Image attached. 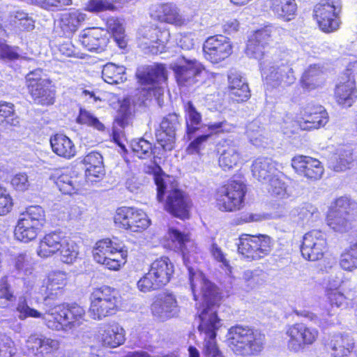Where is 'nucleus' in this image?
Segmentation results:
<instances>
[{"label": "nucleus", "mask_w": 357, "mask_h": 357, "mask_svg": "<svg viewBox=\"0 0 357 357\" xmlns=\"http://www.w3.org/2000/svg\"><path fill=\"white\" fill-rule=\"evenodd\" d=\"M52 151L59 156L70 159L76 154V148L73 142L61 134H56L50 139Z\"/></svg>", "instance_id": "33"}, {"label": "nucleus", "mask_w": 357, "mask_h": 357, "mask_svg": "<svg viewBox=\"0 0 357 357\" xmlns=\"http://www.w3.org/2000/svg\"><path fill=\"white\" fill-rule=\"evenodd\" d=\"M94 260L109 270L116 271L124 264L128 257V248L117 238L98 241L93 250Z\"/></svg>", "instance_id": "5"}, {"label": "nucleus", "mask_w": 357, "mask_h": 357, "mask_svg": "<svg viewBox=\"0 0 357 357\" xmlns=\"http://www.w3.org/2000/svg\"><path fill=\"white\" fill-rule=\"evenodd\" d=\"M50 79H43L36 84L27 86L35 103L41 105H50L54 102V93L50 89Z\"/></svg>", "instance_id": "29"}, {"label": "nucleus", "mask_w": 357, "mask_h": 357, "mask_svg": "<svg viewBox=\"0 0 357 357\" xmlns=\"http://www.w3.org/2000/svg\"><path fill=\"white\" fill-rule=\"evenodd\" d=\"M102 77L105 82L110 84L122 83L127 79L126 68L123 66L107 63L102 68Z\"/></svg>", "instance_id": "37"}, {"label": "nucleus", "mask_w": 357, "mask_h": 357, "mask_svg": "<svg viewBox=\"0 0 357 357\" xmlns=\"http://www.w3.org/2000/svg\"><path fill=\"white\" fill-rule=\"evenodd\" d=\"M282 53H287L288 56H280L283 59H279L277 61L266 59L262 63L264 66L261 70L262 76L265 83L271 87H284L292 84L296 80L291 68L296 56L289 50L282 51Z\"/></svg>", "instance_id": "4"}, {"label": "nucleus", "mask_w": 357, "mask_h": 357, "mask_svg": "<svg viewBox=\"0 0 357 357\" xmlns=\"http://www.w3.org/2000/svg\"><path fill=\"white\" fill-rule=\"evenodd\" d=\"M59 348L58 341L50 338L41 339V347L38 349V354L42 356L50 354L56 351Z\"/></svg>", "instance_id": "58"}, {"label": "nucleus", "mask_w": 357, "mask_h": 357, "mask_svg": "<svg viewBox=\"0 0 357 357\" xmlns=\"http://www.w3.org/2000/svg\"><path fill=\"white\" fill-rule=\"evenodd\" d=\"M209 251L213 258L218 262L221 263L222 266L228 267L229 261L226 259L225 255L221 248L216 243H213L209 248Z\"/></svg>", "instance_id": "63"}, {"label": "nucleus", "mask_w": 357, "mask_h": 357, "mask_svg": "<svg viewBox=\"0 0 357 357\" xmlns=\"http://www.w3.org/2000/svg\"><path fill=\"white\" fill-rule=\"evenodd\" d=\"M280 31L278 27L266 25L255 31L248 41L245 54L248 57L259 61L261 70L264 67L262 63L266 59L277 61L281 59L280 56H288L287 53H282V51L268 48L269 42L275 38Z\"/></svg>", "instance_id": "3"}, {"label": "nucleus", "mask_w": 357, "mask_h": 357, "mask_svg": "<svg viewBox=\"0 0 357 357\" xmlns=\"http://www.w3.org/2000/svg\"><path fill=\"white\" fill-rule=\"evenodd\" d=\"M17 47H12L5 44L0 45V59L4 61H13L20 56Z\"/></svg>", "instance_id": "60"}, {"label": "nucleus", "mask_w": 357, "mask_h": 357, "mask_svg": "<svg viewBox=\"0 0 357 357\" xmlns=\"http://www.w3.org/2000/svg\"><path fill=\"white\" fill-rule=\"evenodd\" d=\"M77 121L79 123L92 126L98 130L102 131L105 129L104 125L93 114L86 109H80Z\"/></svg>", "instance_id": "53"}, {"label": "nucleus", "mask_w": 357, "mask_h": 357, "mask_svg": "<svg viewBox=\"0 0 357 357\" xmlns=\"http://www.w3.org/2000/svg\"><path fill=\"white\" fill-rule=\"evenodd\" d=\"M271 7L278 17L286 21L294 17L297 8L295 0H271Z\"/></svg>", "instance_id": "39"}, {"label": "nucleus", "mask_w": 357, "mask_h": 357, "mask_svg": "<svg viewBox=\"0 0 357 357\" xmlns=\"http://www.w3.org/2000/svg\"><path fill=\"white\" fill-rule=\"evenodd\" d=\"M13 207V200L6 190L0 186V215L8 213Z\"/></svg>", "instance_id": "57"}, {"label": "nucleus", "mask_w": 357, "mask_h": 357, "mask_svg": "<svg viewBox=\"0 0 357 357\" xmlns=\"http://www.w3.org/2000/svg\"><path fill=\"white\" fill-rule=\"evenodd\" d=\"M83 162L86 165V177L89 181L93 182L94 178H100L104 174L102 156L100 153H89L84 158Z\"/></svg>", "instance_id": "31"}, {"label": "nucleus", "mask_w": 357, "mask_h": 357, "mask_svg": "<svg viewBox=\"0 0 357 357\" xmlns=\"http://www.w3.org/2000/svg\"><path fill=\"white\" fill-rule=\"evenodd\" d=\"M155 183L158 202H162L165 194L167 193L165 209L176 217L182 219L188 218L190 202L188 196L178 189L168 186L167 181L161 177L156 176Z\"/></svg>", "instance_id": "7"}, {"label": "nucleus", "mask_w": 357, "mask_h": 357, "mask_svg": "<svg viewBox=\"0 0 357 357\" xmlns=\"http://www.w3.org/2000/svg\"><path fill=\"white\" fill-rule=\"evenodd\" d=\"M291 166L298 174L312 180L319 179L324 173L321 162L310 156L294 157L291 160Z\"/></svg>", "instance_id": "22"}, {"label": "nucleus", "mask_w": 357, "mask_h": 357, "mask_svg": "<svg viewBox=\"0 0 357 357\" xmlns=\"http://www.w3.org/2000/svg\"><path fill=\"white\" fill-rule=\"evenodd\" d=\"M151 11V15L160 22L176 26H181L184 24V19L180 14L178 8L172 3L155 6L152 8Z\"/></svg>", "instance_id": "24"}, {"label": "nucleus", "mask_w": 357, "mask_h": 357, "mask_svg": "<svg viewBox=\"0 0 357 357\" xmlns=\"http://www.w3.org/2000/svg\"><path fill=\"white\" fill-rule=\"evenodd\" d=\"M334 97L337 103L343 107H349L357 99V88L352 70L347 68L337 84Z\"/></svg>", "instance_id": "17"}, {"label": "nucleus", "mask_w": 357, "mask_h": 357, "mask_svg": "<svg viewBox=\"0 0 357 357\" xmlns=\"http://www.w3.org/2000/svg\"><path fill=\"white\" fill-rule=\"evenodd\" d=\"M341 9L340 0H321L314 6V17L323 31L331 33L338 29Z\"/></svg>", "instance_id": "12"}, {"label": "nucleus", "mask_w": 357, "mask_h": 357, "mask_svg": "<svg viewBox=\"0 0 357 357\" xmlns=\"http://www.w3.org/2000/svg\"><path fill=\"white\" fill-rule=\"evenodd\" d=\"M354 158L350 150L341 151L338 156L330 162L331 167L335 172H342L351 168L353 165Z\"/></svg>", "instance_id": "45"}, {"label": "nucleus", "mask_w": 357, "mask_h": 357, "mask_svg": "<svg viewBox=\"0 0 357 357\" xmlns=\"http://www.w3.org/2000/svg\"><path fill=\"white\" fill-rule=\"evenodd\" d=\"M174 273V265L168 257H162L153 261L149 270L137 282V289L149 292L167 284Z\"/></svg>", "instance_id": "6"}, {"label": "nucleus", "mask_w": 357, "mask_h": 357, "mask_svg": "<svg viewBox=\"0 0 357 357\" xmlns=\"http://www.w3.org/2000/svg\"><path fill=\"white\" fill-rule=\"evenodd\" d=\"M90 300L89 315L93 319L100 320L114 314L117 310V293L109 287L104 286L94 289Z\"/></svg>", "instance_id": "9"}, {"label": "nucleus", "mask_w": 357, "mask_h": 357, "mask_svg": "<svg viewBox=\"0 0 357 357\" xmlns=\"http://www.w3.org/2000/svg\"><path fill=\"white\" fill-rule=\"evenodd\" d=\"M170 33L167 30H162L158 27H146L142 30L141 46L148 49L153 54H157L164 51L168 42Z\"/></svg>", "instance_id": "21"}, {"label": "nucleus", "mask_w": 357, "mask_h": 357, "mask_svg": "<svg viewBox=\"0 0 357 357\" xmlns=\"http://www.w3.org/2000/svg\"><path fill=\"white\" fill-rule=\"evenodd\" d=\"M215 337L216 336H206L204 339L203 352L206 357L220 351Z\"/></svg>", "instance_id": "64"}, {"label": "nucleus", "mask_w": 357, "mask_h": 357, "mask_svg": "<svg viewBox=\"0 0 357 357\" xmlns=\"http://www.w3.org/2000/svg\"><path fill=\"white\" fill-rule=\"evenodd\" d=\"M43 79H48L46 77L43 69L40 68L31 70L26 75L27 86L41 82Z\"/></svg>", "instance_id": "62"}, {"label": "nucleus", "mask_w": 357, "mask_h": 357, "mask_svg": "<svg viewBox=\"0 0 357 357\" xmlns=\"http://www.w3.org/2000/svg\"><path fill=\"white\" fill-rule=\"evenodd\" d=\"M188 274L195 300H197L199 295L203 300L199 314V331L205 335H217L222 326L217 316V304L220 298L218 289L199 270L189 267Z\"/></svg>", "instance_id": "2"}, {"label": "nucleus", "mask_w": 357, "mask_h": 357, "mask_svg": "<svg viewBox=\"0 0 357 357\" xmlns=\"http://www.w3.org/2000/svg\"><path fill=\"white\" fill-rule=\"evenodd\" d=\"M11 185L16 190L24 192L29 189L30 181L25 173H19L12 178Z\"/></svg>", "instance_id": "56"}, {"label": "nucleus", "mask_w": 357, "mask_h": 357, "mask_svg": "<svg viewBox=\"0 0 357 357\" xmlns=\"http://www.w3.org/2000/svg\"><path fill=\"white\" fill-rule=\"evenodd\" d=\"M304 115L305 122L310 123L312 128L324 126L328 121V113L321 105L307 107Z\"/></svg>", "instance_id": "36"}, {"label": "nucleus", "mask_w": 357, "mask_h": 357, "mask_svg": "<svg viewBox=\"0 0 357 357\" xmlns=\"http://www.w3.org/2000/svg\"><path fill=\"white\" fill-rule=\"evenodd\" d=\"M67 284V275L64 272L55 271L49 274L40 286L38 293L43 297V303L47 307H54L52 303L63 293Z\"/></svg>", "instance_id": "14"}, {"label": "nucleus", "mask_w": 357, "mask_h": 357, "mask_svg": "<svg viewBox=\"0 0 357 357\" xmlns=\"http://www.w3.org/2000/svg\"><path fill=\"white\" fill-rule=\"evenodd\" d=\"M171 68L181 88H196L204 82L206 73L203 66L196 59H188L182 56L171 64Z\"/></svg>", "instance_id": "8"}, {"label": "nucleus", "mask_w": 357, "mask_h": 357, "mask_svg": "<svg viewBox=\"0 0 357 357\" xmlns=\"http://www.w3.org/2000/svg\"><path fill=\"white\" fill-rule=\"evenodd\" d=\"M279 174L280 172L267 181L266 189L271 196L284 198L287 195V185Z\"/></svg>", "instance_id": "46"}, {"label": "nucleus", "mask_w": 357, "mask_h": 357, "mask_svg": "<svg viewBox=\"0 0 357 357\" xmlns=\"http://www.w3.org/2000/svg\"><path fill=\"white\" fill-rule=\"evenodd\" d=\"M79 42L89 51L101 52L107 46L108 38L102 29L93 27L80 33Z\"/></svg>", "instance_id": "23"}, {"label": "nucleus", "mask_w": 357, "mask_h": 357, "mask_svg": "<svg viewBox=\"0 0 357 357\" xmlns=\"http://www.w3.org/2000/svg\"><path fill=\"white\" fill-rule=\"evenodd\" d=\"M86 14L79 10L63 13L61 20V27L66 32H75L86 20Z\"/></svg>", "instance_id": "41"}, {"label": "nucleus", "mask_w": 357, "mask_h": 357, "mask_svg": "<svg viewBox=\"0 0 357 357\" xmlns=\"http://www.w3.org/2000/svg\"><path fill=\"white\" fill-rule=\"evenodd\" d=\"M63 237L57 232L45 234L40 241L37 254L42 258H47L57 253L62 245Z\"/></svg>", "instance_id": "28"}, {"label": "nucleus", "mask_w": 357, "mask_h": 357, "mask_svg": "<svg viewBox=\"0 0 357 357\" xmlns=\"http://www.w3.org/2000/svg\"><path fill=\"white\" fill-rule=\"evenodd\" d=\"M20 218L41 229L45 223V215L40 206H30L20 214Z\"/></svg>", "instance_id": "43"}, {"label": "nucleus", "mask_w": 357, "mask_h": 357, "mask_svg": "<svg viewBox=\"0 0 357 357\" xmlns=\"http://www.w3.org/2000/svg\"><path fill=\"white\" fill-rule=\"evenodd\" d=\"M203 52L206 60L218 63L227 59L232 52L229 39L222 35L208 37L203 44Z\"/></svg>", "instance_id": "15"}, {"label": "nucleus", "mask_w": 357, "mask_h": 357, "mask_svg": "<svg viewBox=\"0 0 357 357\" xmlns=\"http://www.w3.org/2000/svg\"><path fill=\"white\" fill-rule=\"evenodd\" d=\"M186 137L190 140L193 134L199 129L202 122V114L197 111L191 101H188L184 105Z\"/></svg>", "instance_id": "35"}, {"label": "nucleus", "mask_w": 357, "mask_h": 357, "mask_svg": "<svg viewBox=\"0 0 357 357\" xmlns=\"http://www.w3.org/2000/svg\"><path fill=\"white\" fill-rule=\"evenodd\" d=\"M133 213V208L121 207L116 210L114 218L115 225L125 229L130 227V220Z\"/></svg>", "instance_id": "51"}, {"label": "nucleus", "mask_w": 357, "mask_h": 357, "mask_svg": "<svg viewBox=\"0 0 357 357\" xmlns=\"http://www.w3.org/2000/svg\"><path fill=\"white\" fill-rule=\"evenodd\" d=\"M324 348L333 357H356V345L350 336H326Z\"/></svg>", "instance_id": "20"}, {"label": "nucleus", "mask_w": 357, "mask_h": 357, "mask_svg": "<svg viewBox=\"0 0 357 357\" xmlns=\"http://www.w3.org/2000/svg\"><path fill=\"white\" fill-rule=\"evenodd\" d=\"M169 237L175 243V248L181 251L184 255L187 251L186 244L190 242L189 234L181 232L176 229L170 228L169 229Z\"/></svg>", "instance_id": "50"}, {"label": "nucleus", "mask_w": 357, "mask_h": 357, "mask_svg": "<svg viewBox=\"0 0 357 357\" xmlns=\"http://www.w3.org/2000/svg\"><path fill=\"white\" fill-rule=\"evenodd\" d=\"M40 230V228L34 225L19 218L15 226L14 234L16 239L27 243L35 239Z\"/></svg>", "instance_id": "40"}, {"label": "nucleus", "mask_w": 357, "mask_h": 357, "mask_svg": "<svg viewBox=\"0 0 357 357\" xmlns=\"http://www.w3.org/2000/svg\"><path fill=\"white\" fill-rule=\"evenodd\" d=\"M15 106L12 102L0 100V121H6L12 126H18V118L14 117Z\"/></svg>", "instance_id": "49"}, {"label": "nucleus", "mask_w": 357, "mask_h": 357, "mask_svg": "<svg viewBox=\"0 0 357 357\" xmlns=\"http://www.w3.org/2000/svg\"><path fill=\"white\" fill-rule=\"evenodd\" d=\"M69 172L68 168L56 169L51 176L59 190L63 194H72L75 189V183L69 176Z\"/></svg>", "instance_id": "38"}, {"label": "nucleus", "mask_w": 357, "mask_h": 357, "mask_svg": "<svg viewBox=\"0 0 357 357\" xmlns=\"http://www.w3.org/2000/svg\"><path fill=\"white\" fill-rule=\"evenodd\" d=\"M252 176L259 181L266 183L279 172L277 169L275 162L271 158L259 157L252 162Z\"/></svg>", "instance_id": "27"}, {"label": "nucleus", "mask_w": 357, "mask_h": 357, "mask_svg": "<svg viewBox=\"0 0 357 357\" xmlns=\"http://www.w3.org/2000/svg\"><path fill=\"white\" fill-rule=\"evenodd\" d=\"M357 203L347 197L337 198L332 205L328 213L344 215H355Z\"/></svg>", "instance_id": "42"}, {"label": "nucleus", "mask_w": 357, "mask_h": 357, "mask_svg": "<svg viewBox=\"0 0 357 357\" xmlns=\"http://www.w3.org/2000/svg\"><path fill=\"white\" fill-rule=\"evenodd\" d=\"M315 341V336H290L287 347L289 350L299 351Z\"/></svg>", "instance_id": "52"}, {"label": "nucleus", "mask_w": 357, "mask_h": 357, "mask_svg": "<svg viewBox=\"0 0 357 357\" xmlns=\"http://www.w3.org/2000/svg\"><path fill=\"white\" fill-rule=\"evenodd\" d=\"M325 81L323 68L318 64H313L305 70L301 79V84L303 89L310 91L322 87Z\"/></svg>", "instance_id": "25"}, {"label": "nucleus", "mask_w": 357, "mask_h": 357, "mask_svg": "<svg viewBox=\"0 0 357 357\" xmlns=\"http://www.w3.org/2000/svg\"><path fill=\"white\" fill-rule=\"evenodd\" d=\"M15 268L24 275L31 273L30 257L26 254L19 255L15 259Z\"/></svg>", "instance_id": "61"}, {"label": "nucleus", "mask_w": 357, "mask_h": 357, "mask_svg": "<svg viewBox=\"0 0 357 357\" xmlns=\"http://www.w3.org/2000/svg\"><path fill=\"white\" fill-rule=\"evenodd\" d=\"M206 126H207L208 131L207 135H210V137L212 135L221 132H229L234 128V126L225 120L220 122L208 123Z\"/></svg>", "instance_id": "55"}, {"label": "nucleus", "mask_w": 357, "mask_h": 357, "mask_svg": "<svg viewBox=\"0 0 357 357\" xmlns=\"http://www.w3.org/2000/svg\"><path fill=\"white\" fill-rule=\"evenodd\" d=\"M137 77L142 85L147 86L143 90L147 92V98L152 96L159 99L164 93V89L159 84L167 79V72L162 64H154L143 68L137 72Z\"/></svg>", "instance_id": "13"}, {"label": "nucleus", "mask_w": 357, "mask_h": 357, "mask_svg": "<svg viewBox=\"0 0 357 357\" xmlns=\"http://www.w3.org/2000/svg\"><path fill=\"white\" fill-rule=\"evenodd\" d=\"M246 186L239 181L232 180L220 187L215 193V203L222 211L233 212L239 210L243 203Z\"/></svg>", "instance_id": "10"}, {"label": "nucleus", "mask_w": 357, "mask_h": 357, "mask_svg": "<svg viewBox=\"0 0 357 357\" xmlns=\"http://www.w3.org/2000/svg\"><path fill=\"white\" fill-rule=\"evenodd\" d=\"M238 252L248 261L260 259L271 251V238L264 234H243L238 238Z\"/></svg>", "instance_id": "11"}, {"label": "nucleus", "mask_w": 357, "mask_h": 357, "mask_svg": "<svg viewBox=\"0 0 357 357\" xmlns=\"http://www.w3.org/2000/svg\"><path fill=\"white\" fill-rule=\"evenodd\" d=\"M154 317L160 321H165L178 316L180 308L175 295L170 292L160 294L151 307Z\"/></svg>", "instance_id": "19"}, {"label": "nucleus", "mask_w": 357, "mask_h": 357, "mask_svg": "<svg viewBox=\"0 0 357 357\" xmlns=\"http://www.w3.org/2000/svg\"><path fill=\"white\" fill-rule=\"evenodd\" d=\"M241 157L237 146L231 140H226L222 144V150L218 162L224 171H229L241 164Z\"/></svg>", "instance_id": "26"}, {"label": "nucleus", "mask_w": 357, "mask_h": 357, "mask_svg": "<svg viewBox=\"0 0 357 357\" xmlns=\"http://www.w3.org/2000/svg\"><path fill=\"white\" fill-rule=\"evenodd\" d=\"M150 224V220L146 214L142 210L133 208V213L130 220V227L128 228L133 232H137L146 229Z\"/></svg>", "instance_id": "48"}, {"label": "nucleus", "mask_w": 357, "mask_h": 357, "mask_svg": "<svg viewBox=\"0 0 357 357\" xmlns=\"http://www.w3.org/2000/svg\"><path fill=\"white\" fill-rule=\"evenodd\" d=\"M14 299V295L9 289V284L6 278L0 280V307H6Z\"/></svg>", "instance_id": "54"}, {"label": "nucleus", "mask_w": 357, "mask_h": 357, "mask_svg": "<svg viewBox=\"0 0 357 357\" xmlns=\"http://www.w3.org/2000/svg\"><path fill=\"white\" fill-rule=\"evenodd\" d=\"M326 234L321 230L313 229L303 236L301 251L303 257L309 261L321 259L326 248Z\"/></svg>", "instance_id": "16"}, {"label": "nucleus", "mask_w": 357, "mask_h": 357, "mask_svg": "<svg viewBox=\"0 0 357 357\" xmlns=\"http://www.w3.org/2000/svg\"><path fill=\"white\" fill-rule=\"evenodd\" d=\"M59 252L61 260L66 264H73L77 259L79 255L77 245L74 241L64 237Z\"/></svg>", "instance_id": "44"}, {"label": "nucleus", "mask_w": 357, "mask_h": 357, "mask_svg": "<svg viewBox=\"0 0 357 357\" xmlns=\"http://www.w3.org/2000/svg\"><path fill=\"white\" fill-rule=\"evenodd\" d=\"M130 146L139 158H149L152 155L151 144L143 138L132 139Z\"/></svg>", "instance_id": "47"}, {"label": "nucleus", "mask_w": 357, "mask_h": 357, "mask_svg": "<svg viewBox=\"0 0 357 357\" xmlns=\"http://www.w3.org/2000/svg\"><path fill=\"white\" fill-rule=\"evenodd\" d=\"M292 221L297 225H310L316 222L320 217L317 208L311 204L293 208L289 214Z\"/></svg>", "instance_id": "30"}, {"label": "nucleus", "mask_w": 357, "mask_h": 357, "mask_svg": "<svg viewBox=\"0 0 357 357\" xmlns=\"http://www.w3.org/2000/svg\"><path fill=\"white\" fill-rule=\"evenodd\" d=\"M339 265L343 270L351 272L357 268V261L344 250L340 255Z\"/></svg>", "instance_id": "59"}, {"label": "nucleus", "mask_w": 357, "mask_h": 357, "mask_svg": "<svg viewBox=\"0 0 357 357\" xmlns=\"http://www.w3.org/2000/svg\"><path fill=\"white\" fill-rule=\"evenodd\" d=\"M248 336H231L229 339L231 349L237 355L246 356L260 349V345L256 342L255 337L249 340Z\"/></svg>", "instance_id": "32"}, {"label": "nucleus", "mask_w": 357, "mask_h": 357, "mask_svg": "<svg viewBox=\"0 0 357 357\" xmlns=\"http://www.w3.org/2000/svg\"><path fill=\"white\" fill-rule=\"evenodd\" d=\"M327 223L330 228L337 232L345 233L352 229L357 231V225L355 224V215L328 213Z\"/></svg>", "instance_id": "34"}, {"label": "nucleus", "mask_w": 357, "mask_h": 357, "mask_svg": "<svg viewBox=\"0 0 357 357\" xmlns=\"http://www.w3.org/2000/svg\"><path fill=\"white\" fill-rule=\"evenodd\" d=\"M46 313L35 309L32 306L31 296L26 292L18 297L16 304V312L21 320L27 318L43 319L46 321L48 328L56 331L69 326L77 333H89V322L84 319L85 310L77 305H72L68 307L64 305L49 307Z\"/></svg>", "instance_id": "1"}, {"label": "nucleus", "mask_w": 357, "mask_h": 357, "mask_svg": "<svg viewBox=\"0 0 357 357\" xmlns=\"http://www.w3.org/2000/svg\"><path fill=\"white\" fill-rule=\"evenodd\" d=\"M181 127L179 116L176 113L165 116L156 130L155 137L158 143L165 151H171L174 148L176 132Z\"/></svg>", "instance_id": "18"}]
</instances>
